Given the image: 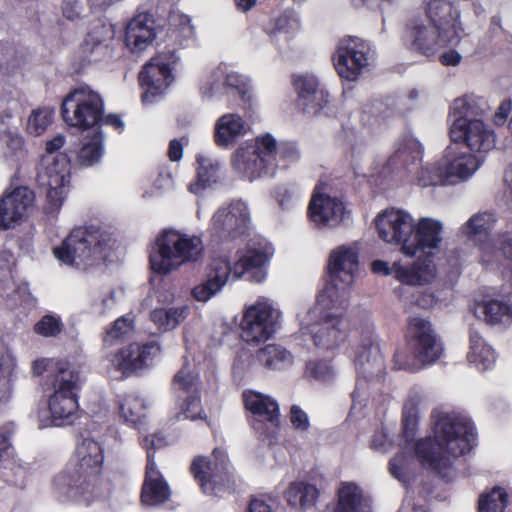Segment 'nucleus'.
Masks as SVG:
<instances>
[{
	"label": "nucleus",
	"mask_w": 512,
	"mask_h": 512,
	"mask_svg": "<svg viewBox=\"0 0 512 512\" xmlns=\"http://www.w3.org/2000/svg\"><path fill=\"white\" fill-rule=\"evenodd\" d=\"M291 84L297 94V108L304 114L315 116L330 102L328 90L314 75L293 74Z\"/></svg>",
	"instance_id": "f3484780"
},
{
	"label": "nucleus",
	"mask_w": 512,
	"mask_h": 512,
	"mask_svg": "<svg viewBox=\"0 0 512 512\" xmlns=\"http://www.w3.org/2000/svg\"><path fill=\"white\" fill-rule=\"evenodd\" d=\"M53 118L54 111L51 109L44 107L33 110L28 119L27 129L31 134L41 135L52 123Z\"/></svg>",
	"instance_id": "09e8293b"
},
{
	"label": "nucleus",
	"mask_w": 512,
	"mask_h": 512,
	"mask_svg": "<svg viewBox=\"0 0 512 512\" xmlns=\"http://www.w3.org/2000/svg\"><path fill=\"white\" fill-rule=\"evenodd\" d=\"M249 212L244 203L232 202L219 208L213 215L210 232L215 239L225 242L245 234L248 229Z\"/></svg>",
	"instance_id": "2eb2a0df"
},
{
	"label": "nucleus",
	"mask_w": 512,
	"mask_h": 512,
	"mask_svg": "<svg viewBox=\"0 0 512 512\" xmlns=\"http://www.w3.org/2000/svg\"><path fill=\"white\" fill-rule=\"evenodd\" d=\"M155 38V20L151 14L139 13L128 22L124 42L131 52L144 51Z\"/></svg>",
	"instance_id": "a878e982"
},
{
	"label": "nucleus",
	"mask_w": 512,
	"mask_h": 512,
	"mask_svg": "<svg viewBox=\"0 0 512 512\" xmlns=\"http://www.w3.org/2000/svg\"><path fill=\"white\" fill-rule=\"evenodd\" d=\"M471 114V106L465 97L453 101L449 113L453 117L450 139L465 144L470 151L488 152L495 146L494 131L482 120L470 119Z\"/></svg>",
	"instance_id": "6e6552de"
},
{
	"label": "nucleus",
	"mask_w": 512,
	"mask_h": 512,
	"mask_svg": "<svg viewBox=\"0 0 512 512\" xmlns=\"http://www.w3.org/2000/svg\"><path fill=\"white\" fill-rule=\"evenodd\" d=\"M231 263L227 258H215L209 264L205 280L192 289L195 300L206 302L217 294L231 275Z\"/></svg>",
	"instance_id": "393cba45"
},
{
	"label": "nucleus",
	"mask_w": 512,
	"mask_h": 512,
	"mask_svg": "<svg viewBox=\"0 0 512 512\" xmlns=\"http://www.w3.org/2000/svg\"><path fill=\"white\" fill-rule=\"evenodd\" d=\"M470 351L468 358L471 362L482 365L484 369L489 368L495 361L493 349L487 345L481 335L476 331L470 332Z\"/></svg>",
	"instance_id": "ea45409f"
},
{
	"label": "nucleus",
	"mask_w": 512,
	"mask_h": 512,
	"mask_svg": "<svg viewBox=\"0 0 512 512\" xmlns=\"http://www.w3.org/2000/svg\"><path fill=\"white\" fill-rule=\"evenodd\" d=\"M99 231L92 227H77L53 248L54 257L67 266L90 265L101 252Z\"/></svg>",
	"instance_id": "9d476101"
},
{
	"label": "nucleus",
	"mask_w": 512,
	"mask_h": 512,
	"mask_svg": "<svg viewBox=\"0 0 512 512\" xmlns=\"http://www.w3.org/2000/svg\"><path fill=\"white\" fill-rule=\"evenodd\" d=\"M118 413L124 423L136 428L145 417L143 400L133 394L119 396L117 399Z\"/></svg>",
	"instance_id": "e433bc0d"
},
{
	"label": "nucleus",
	"mask_w": 512,
	"mask_h": 512,
	"mask_svg": "<svg viewBox=\"0 0 512 512\" xmlns=\"http://www.w3.org/2000/svg\"><path fill=\"white\" fill-rule=\"evenodd\" d=\"M291 20V16L288 13H281L278 16L271 17L264 23L263 31L270 36L287 33L291 26Z\"/></svg>",
	"instance_id": "864d4df0"
},
{
	"label": "nucleus",
	"mask_w": 512,
	"mask_h": 512,
	"mask_svg": "<svg viewBox=\"0 0 512 512\" xmlns=\"http://www.w3.org/2000/svg\"><path fill=\"white\" fill-rule=\"evenodd\" d=\"M133 322L126 318L125 316H121L116 319L109 329L106 330L103 341L107 345H113L116 341L124 339L132 330Z\"/></svg>",
	"instance_id": "3c124183"
},
{
	"label": "nucleus",
	"mask_w": 512,
	"mask_h": 512,
	"mask_svg": "<svg viewBox=\"0 0 512 512\" xmlns=\"http://www.w3.org/2000/svg\"><path fill=\"white\" fill-rule=\"evenodd\" d=\"M370 45L358 37L342 39L334 54L332 61L340 78L347 81H356L368 66Z\"/></svg>",
	"instance_id": "ddd939ff"
},
{
	"label": "nucleus",
	"mask_w": 512,
	"mask_h": 512,
	"mask_svg": "<svg viewBox=\"0 0 512 512\" xmlns=\"http://www.w3.org/2000/svg\"><path fill=\"white\" fill-rule=\"evenodd\" d=\"M281 313L268 302L257 301L247 307L240 322V336L252 344L265 342L276 333Z\"/></svg>",
	"instance_id": "f8f14e48"
},
{
	"label": "nucleus",
	"mask_w": 512,
	"mask_h": 512,
	"mask_svg": "<svg viewBox=\"0 0 512 512\" xmlns=\"http://www.w3.org/2000/svg\"><path fill=\"white\" fill-rule=\"evenodd\" d=\"M48 410L55 426L72 424L78 417L80 374L63 363L48 371L45 380Z\"/></svg>",
	"instance_id": "20e7f679"
},
{
	"label": "nucleus",
	"mask_w": 512,
	"mask_h": 512,
	"mask_svg": "<svg viewBox=\"0 0 512 512\" xmlns=\"http://www.w3.org/2000/svg\"><path fill=\"white\" fill-rule=\"evenodd\" d=\"M403 46L414 53L425 57L435 56L441 49L457 44L447 34L432 26H427L421 19H409L401 34Z\"/></svg>",
	"instance_id": "9b49d317"
},
{
	"label": "nucleus",
	"mask_w": 512,
	"mask_h": 512,
	"mask_svg": "<svg viewBox=\"0 0 512 512\" xmlns=\"http://www.w3.org/2000/svg\"><path fill=\"white\" fill-rule=\"evenodd\" d=\"M64 324L61 317L55 314L42 316L33 327L34 332L42 337H56L62 333Z\"/></svg>",
	"instance_id": "49530a36"
},
{
	"label": "nucleus",
	"mask_w": 512,
	"mask_h": 512,
	"mask_svg": "<svg viewBox=\"0 0 512 512\" xmlns=\"http://www.w3.org/2000/svg\"><path fill=\"white\" fill-rule=\"evenodd\" d=\"M171 390L180 400L185 396L201 393L198 377L187 368L180 369L173 377Z\"/></svg>",
	"instance_id": "a19ab883"
},
{
	"label": "nucleus",
	"mask_w": 512,
	"mask_h": 512,
	"mask_svg": "<svg viewBox=\"0 0 512 512\" xmlns=\"http://www.w3.org/2000/svg\"><path fill=\"white\" fill-rule=\"evenodd\" d=\"M344 203L336 197L321 193L315 189L312 193L307 214L317 226H334L343 220Z\"/></svg>",
	"instance_id": "b1692460"
},
{
	"label": "nucleus",
	"mask_w": 512,
	"mask_h": 512,
	"mask_svg": "<svg viewBox=\"0 0 512 512\" xmlns=\"http://www.w3.org/2000/svg\"><path fill=\"white\" fill-rule=\"evenodd\" d=\"M405 348L409 355L396 350L393 363L398 370L413 369V362L424 367L435 364L444 354V344L433 324L421 316L410 317L404 333Z\"/></svg>",
	"instance_id": "7ed1b4c3"
},
{
	"label": "nucleus",
	"mask_w": 512,
	"mask_h": 512,
	"mask_svg": "<svg viewBox=\"0 0 512 512\" xmlns=\"http://www.w3.org/2000/svg\"><path fill=\"white\" fill-rule=\"evenodd\" d=\"M246 133V124L238 114L227 113L218 118L214 127V143L219 148L233 146Z\"/></svg>",
	"instance_id": "473e14b6"
},
{
	"label": "nucleus",
	"mask_w": 512,
	"mask_h": 512,
	"mask_svg": "<svg viewBox=\"0 0 512 512\" xmlns=\"http://www.w3.org/2000/svg\"><path fill=\"white\" fill-rule=\"evenodd\" d=\"M180 413L183 414L186 419L192 421L203 420L208 423L207 415L201 404V393L183 397L180 405Z\"/></svg>",
	"instance_id": "de8ad7c7"
},
{
	"label": "nucleus",
	"mask_w": 512,
	"mask_h": 512,
	"mask_svg": "<svg viewBox=\"0 0 512 512\" xmlns=\"http://www.w3.org/2000/svg\"><path fill=\"white\" fill-rule=\"evenodd\" d=\"M422 144L412 135H404L399 141L395 153L388 159V166L411 172L421 165L423 157Z\"/></svg>",
	"instance_id": "2f4dec72"
},
{
	"label": "nucleus",
	"mask_w": 512,
	"mask_h": 512,
	"mask_svg": "<svg viewBox=\"0 0 512 512\" xmlns=\"http://www.w3.org/2000/svg\"><path fill=\"white\" fill-rule=\"evenodd\" d=\"M276 140L266 134L258 137L252 148H238L232 156L233 169L243 178L253 181L263 176L274 175L276 163Z\"/></svg>",
	"instance_id": "1a4fd4ad"
},
{
	"label": "nucleus",
	"mask_w": 512,
	"mask_h": 512,
	"mask_svg": "<svg viewBox=\"0 0 512 512\" xmlns=\"http://www.w3.org/2000/svg\"><path fill=\"white\" fill-rule=\"evenodd\" d=\"M289 418L295 430L307 431L310 427V421L307 413L298 405L291 406Z\"/></svg>",
	"instance_id": "680f3d73"
},
{
	"label": "nucleus",
	"mask_w": 512,
	"mask_h": 512,
	"mask_svg": "<svg viewBox=\"0 0 512 512\" xmlns=\"http://www.w3.org/2000/svg\"><path fill=\"white\" fill-rule=\"evenodd\" d=\"M370 500L354 482H342L336 491L333 512H370Z\"/></svg>",
	"instance_id": "7c9ffc66"
},
{
	"label": "nucleus",
	"mask_w": 512,
	"mask_h": 512,
	"mask_svg": "<svg viewBox=\"0 0 512 512\" xmlns=\"http://www.w3.org/2000/svg\"><path fill=\"white\" fill-rule=\"evenodd\" d=\"M359 268L358 252L350 247L340 246L334 249L327 264L329 283L326 291L348 288L353 282Z\"/></svg>",
	"instance_id": "a211bd4d"
},
{
	"label": "nucleus",
	"mask_w": 512,
	"mask_h": 512,
	"mask_svg": "<svg viewBox=\"0 0 512 512\" xmlns=\"http://www.w3.org/2000/svg\"><path fill=\"white\" fill-rule=\"evenodd\" d=\"M202 253L200 238L190 237L174 229H166L157 236L149 263L155 273L167 275L184 264L198 261Z\"/></svg>",
	"instance_id": "39448f33"
},
{
	"label": "nucleus",
	"mask_w": 512,
	"mask_h": 512,
	"mask_svg": "<svg viewBox=\"0 0 512 512\" xmlns=\"http://www.w3.org/2000/svg\"><path fill=\"white\" fill-rule=\"evenodd\" d=\"M64 189L63 186L51 187L46 194V207L45 212L52 214L58 212L64 202Z\"/></svg>",
	"instance_id": "052dcab7"
},
{
	"label": "nucleus",
	"mask_w": 512,
	"mask_h": 512,
	"mask_svg": "<svg viewBox=\"0 0 512 512\" xmlns=\"http://www.w3.org/2000/svg\"><path fill=\"white\" fill-rule=\"evenodd\" d=\"M276 157L279 156L283 161V167H286L289 163L295 162L299 159L298 151L292 146H286L278 149L276 147ZM278 164V162L276 161Z\"/></svg>",
	"instance_id": "69168bd1"
},
{
	"label": "nucleus",
	"mask_w": 512,
	"mask_h": 512,
	"mask_svg": "<svg viewBox=\"0 0 512 512\" xmlns=\"http://www.w3.org/2000/svg\"><path fill=\"white\" fill-rule=\"evenodd\" d=\"M319 490L313 484L303 481L292 482L285 492L288 504L295 508L307 509L315 506Z\"/></svg>",
	"instance_id": "f704fd0d"
},
{
	"label": "nucleus",
	"mask_w": 512,
	"mask_h": 512,
	"mask_svg": "<svg viewBox=\"0 0 512 512\" xmlns=\"http://www.w3.org/2000/svg\"><path fill=\"white\" fill-rule=\"evenodd\" d=\"M166 444V438L161 432L146 435L143 438L142 446L146 450L147 463L149 462V456H153V460H155V450L163 448Z\"/></svg>",
	"instance_id": "bf43d9fd"
},
{
	"label": "nucleus",
	"mask_w": 512,
	"mask_h": 512,
	"mask_svg": "<svg viewBox=\"0 0 512 512\" xmlns=\"http://www.w3.org/2000/svg\"><path fill=\"white\" fill-rule=\"evenodd\" d=\"M189 472L205 495L221 498L236 491V479L228 455L219 448L213 449L210 456H195Z\"/></svg>",
	"instance_id": "423d86ee"
},
{
	"label": "nucleus",
	"mask_w": 512,
	"mask_h": 512,
	"mask_svg": "<svg viewBox=\"0 0 512 512\" xmlns=\"http://www.w3.org/2000/svg\"><path fill=\"white\" fill-rule=\"evenodd\" d=\"M160 351L156 342L131 343L117 350L111 358L115 369L129 377L146 367L147 361Z\"/></svg>",
	"instance_id": "4be33fe9"
},
{
	"label": "nucleus",
	"mask_w": 512,
	"mask_h": 512,
	"mask_svg": "<svg viewBox=\"0 0 512 512\" xmlns=\"http://www.w3.org/2000/svg\"><path fill=\"white\" fill-rule=\"evenodd\" d=\"M105 113L102 96L88 85L73 88L65 95L60 106L63 121L72 128L87 131L101 128V120Z\"/></svg>",
	"instance_id": "0eeeda50"
},
{
	"label": "nucleus",
	"mask_w": 512,
	"mask_h": 512,
	"mask_svg": "<svg viewBox=\"0 0 512 512\" xmlns=\"http://www.w3.org/2000/svg\"><path fill=\"white\" fill-rule=\"evenodd\" d=\"M375 227L381 240L398 246L406 255L414 227V219L408 212L387 208L376 216Z\"/></svg>",
	"instance_id": "4468645a"
},
{
	"label": "nucleus",
	"mask_w": 512,
	"mask_h": 512,
	"mask_svg": "<svg viewBox=\"0 0 512 512\" xmlns=\"http://www.w3.org/2000/svg\"><path fill=\"white\" fill-rule=\"evenodd\" d=\"M512 110V101L510 99H505L501 102L500 106L498 107L497 111L494 115V122L497 125H501L506 122L509 114Z\"/></svg>",
	"instance_id": "338daca9"
},
{
	"label": "nucleus",
	"mask_w": 512,
	"mask_h": 512,
	"mask_svg": "<svg viewBox=\"0 0 512 512\" xmlns=\"http://www.w3.org/2000/svg\"><path fill=\"white\" fill-rule=\"evenodd\" d=\"M449 181L446 164L434 163L421 167L417 174V182L421 187L444 185Z\"/></svg>",
	"instance_id": "c03bdc74"
},
{
	"label": "nucleus",
	"mask_w": 512,
	"mask_h": 512,
	"mask_svg": "<svg viewBox=\"0 0 512 512\" xmlns=\"http://www.w3.org/2000/svg\"><path fill=\"white\" fill-rule=\"evenodd\" d=\"M305 374L315 380H326L332 374V368L324 360L309 361L306 365Z\"/></svg>",
	"instance_id": "4d7b16f0"
},
{
	"label": "nucleus",
	"mask_w": 512,
	"mask_h": 512,
	"mask_svg": "<svg viewBox=\"0 0 512 512\" xmlns=\"http://www.w3.org/2000/svg\"><path fill=\"white\" fill-rule=\"evenodd\" d=\"M447 170H449V179L458 177L466 179L473 174L476 170V159L475 157L468 155L457 157L453 161L446 164Z\"/></svg>",
	"instance_id": "8fccbe9b"
},
{
	"label": "nucleus",
	"mask_w": 512,
	"mask_h": 512,
	"mask_svg": "<svg viewBox=\"0 0 512 512\" xmlns=\"http://www.w3.org/2000/svg\"><path fill=\"white\" fill-rule=\"evenodd\" d=\"M172 67L166 56L156 55L152 57L141 69L138 81L145 92L142 94L144 103L164 93L172 82Z\"/></svg>",
	"instance_id": "aec40b11"
},
{
	"label": "nucleus",
	"mask_w": 512,
	"mask_h": 512,
	"mask_svg": "<svg viewBox=\"0 0 512 512\" xmlns=\"http://www.w3.org/2000/svg\"><path fill=\"white\" fill-rule=\"evenodd\" d=\"M61 8L63 16L68 20H75L80 17L81 5L77 0H64Z\"/></svg>",
	"instance_id": "0e129e2a"
},
{
	"label": "nucleus",
	"mask_w": 512,
	"mask_h": 512,
	"mask_svg": "<svg viewBox=\"0 0 512 512\" xmlns=\"http://www.w3.org/2000/svg\"><path fill=\"white\" fill-rule=\"evenodd\" d=\"M484 320L490 325L506 324L512 321V305L506 301L489 299L480 305Z\"/></svg>",
	"instance_id": "58836bf2"
},
{
	"label": "nucleus",
	"mask_w": 512,
	"mask_h": 512,
	"mask_svg": "<svg viewBox=\"0 0 512 512\" xmlns=\"http://www.w3.org/2000/svg\"><path fill=\"white\" fill-rule=\"evenodd\" d=\"M76 462L53 479V489L61 502L71 501L89 506L97 496L99 475L104 461L101 445L92 438H84L76 447Z\"/></svg>",
	"instance_id": "f03ea898"
},
{
	"label": "nucleus",
	"mask_w": 512,
	"mask_h": 512,
	"mask_svg": "<svg viewBox=\"0 0 512 512\" xmlns=\"http://www.w3.org/2000/svg\"><path fill=\"white\" fill-rule=\"evenodd\" d=\"M35 201V193L27 186L6 188L0 196V230L7 231L20 225Z\"/></svg>",
	"instance_id": "dca6fc26"
},
{
	"label": "nucleus",
	"mask_w": 512,
	"mask_h": 512,
	"mask_svg": "<svg viewBox=\"0 0 512 512\" xmlns=\"http://www.w3.org/2000/svg\"><path fill=\"white\" fill-rule=\"evenodd\" d=\"M103 41L104 39L98 35L97 31H89L79 49L83 54V59L90 62V56L96 49L102 46Z\"/></svg>",
	"instance_id": "13d9d810"
},
{
	"label": "nucleus",
	"mask_w": 512,
	"mask_h": 512,
	"mask_svg": "<svg viewBox=\"0 0 512 512\" xmlns=\"http://www.w3.org/2000/svg\"><path fill=\"white\" fill-rule=\"evenodd\" d=\"M423 8L429 23L459 42L464 29L460 11L451 0H424Z\"/></svg>",
	"instance_id": "412c9836"
},
{
	"label": "nucleus",
	"mask_w": 512,
	"mask_h": 512,
	"mask_svg": "<svg viewBox=\"0 0 512 512\" xmlns=\"http://www.w3.org/2000/svg\"><path fill=\"white\" fill-rule=\"evenodd\" d=\"M257 361L270 370H282L293 363L290 351L278 344H268L256 353Z\"/></svg>",
	"instance_id": "c9c22d12"
},
{
	"label": "nucleus",
	"mask_w": 512,
	"mask_h": 512,
	"mask_svg": "<svg viewBox=\"0 0 512 512\" xmlns=\"http://www.w3.org/2000/svg\"><path fill=\"white\" fill-rule=\"evenodd\" d=\"M419 413L417 404L413 400L404 403L402 409V435L407 443L414 441L418 431Z\"/></svg>",
	"instance_id": "a18cd8bd"
},
{
	"label": "nucleus",
	"mask_w": 512,
	"mask_h": 512,
	"mask_svg": "<svg viewBox=\"0 0 512 512\" xmlns=\"http://www.w3.org/2000/svg\"><path fill=\"white\" fill-rule=\"evenodd\" d=\"M170 496L171 490L167 481L158 470L153 456H149L141 488V502L149 506H156L166 502Z\"/></svg>",
	"instance_id": "cd10ccee"
},
{
	"label": "nucleus",
	"mask_w": 512,
	"mask_h": 512,
	"mask_svg": "<svg viewBox=\"0 0 512 512\" xmlns=\"http://www.w3.org/2000/svg\"><path fill=\"white\" fill-rule=\"evenodd\" d=\"M103 156V134L100 130H95L91 140L85 143L78 153L80 165L85 167L93 166L98 163Z\"/></svg>",
	"instance_id": "37998d69"
},
{
	"label": "nucleus",
	"mask_w": 512,
	"mask_h": 512,
	"mask_svg": "<svg viewBox=\"0 0 512 512\" xmlns=\"http://www.w3.org/2000/svg\"><path fill=\"white\" fill-rule=\"evenodd\" d=\"M12 383L9 375H0V411L12 398Z\"/></svg>",
	"instance_id": "e2e57ef3"
},
{
	"label": "nucleus",
	"mask_w": 512,
	"mask_h": 512,
	"mask_svg": "<svg viewBox=\"0 0 512 512\" xmlns=\"http://www.w3.org/2000/svg\"><path fill=\"white\" fill-rule=\"evenodd\" d=\"M432 417L433 436L416 440L414 453L423 468L451 482L455 476L454 459L467 455L477 444L476 427L470 418L454 412Z\"/></svg>",
	"instance_id": "f257e3e1"
},
{
	"label": "nucleus",
	"mask_w": 512,
	"mask_h": 512,
	"mask_svg": "<svg viewBox=\"0 0 512 512\" xmlns=\"http://www.w3.org/2000/svg\"><path fill=\"white\" fill-rule=\"evenodd\" d=\"M243 398L245 409L259 418V420H255L253 423L255 430H260L262 421L269 422L278 427L280 412L279 405L274 399L253 391L244 393Z\"/></svg>",
	"instance_id": "c756f323"
},
{
	"label": "nucleus",
	"mask_w": 512,
	"mask_h": 512,
	"mask_svg": "<svg viewBox=\"0 0 512 512\" xmlns=\"http://www.w3.org/2000/svg\"><path fill=\"white\" fill-rule=\"evenodd\" d=\"M314 345L323 350L340 346L348 336V322L342 315L325 313L320 321L312 326Z\"/></svg>",
	"instance_id": "5701e85b"
},
{
	"label": "nucleus",
	"mask_w": 512,
	"mask_h": 512,
	"mask_svg": "<svg viewBox=\"0 0 512 512\" xmlns=\"http://www.w3.org/2000/svg\"><path fill=\"white\" fill-rule=\"evenodd\" d=\"M189 314V306L155 308L150 313L151 321L163 331H169L182 323Z\"/></svg>",
	"instance_id": "4c0bfd02"
},
{
	"label": "nucleus",
	"mask_w": 512,
	"mask_h": 512,
	"mask_svg": "<svg viewBox=\"0 0 512 512\" xmlns=\"http://www.w3.org/2000/svg\"><path fill=\"white\" fill-rule=\"evenodd\" d=\"M15 432L13 424L0 427V463L10 458L13 453L12 437Z\"/></svg>",
	"instance_id": "6e6d98bb"
},
{
	"label": "nucleus",
	"mask_w": 512,
	"mask_h": 512,
	"mask_svg": "<svg viewBox=\"0 0 512 512\" xmlns=\"http://www.w3.org/2000/svg\"><path fill=\"white\" fill-rule=\"evenodd\" d=\"M197 161L199 163V167L197 168V177L199 183L203 187H206L212 182H215L219 168L218 164H214L210 160L203 157L197 158Z\"/></svg>",
	"instance_id": "603ef678"
},
{
	"label": "nucleus",
	"mask_w": 512,
	"mask_h": 512,
	"mask_svg": "<svg viewBox=\"0 0 512 512\" xmlns=\"http://www.w3.org/2000/svg\"><path fill=\"white\" fill-rule=\"evenodd\" d=\"M497 217L493 212H482L473 215L461 228L469 240L485 242L489 239Z\"/></svg>",
	"instance_id": "72a5a7b5"
},
{
	"label": "nucleus",
	"mask_w": 512,
	"mask_h": 512,
	"mask_svg": "<svg viewBox=\"0 0 512 512\" xmlns=\"http://www.w3.org/2000/svg\"><path fill=\"white\" fill-rule=\"evenodd\" d=\"M274 254V248L265 239H251L238 260L231 265L233 276L240 278L248 272H253L252 278L256 282H262L266 277L263 267L270 261Z\"/></svg>",
	"instance_id": "6ab92c4d"
},
{
	"label": "nucleus",
	"mask_w": 512,
	"mask_h": 512,
	"mask_svg": "<svg viewBox=\"0 0 512 512\" xmlns=\"http://www.w3.org/2000/svg\"><path fill=\"white\" fill-rule=\"evenodd\" d=\"M436 277V267L430 257L417 259L410 265L394 262V278L404 285L423 286Z\"/></svg>",
	"instance_id": "c85d7f7f"
},
{
	"label": "nucleus",
	"mask_w": 512,
	"mask_h": 512,
	"mask_svg": "<svg viewBox=\"0 0 512 512\" xmlns=\"http://www.w3.org/2000/svg\"><path fill=\"white\" fill-rule=\"evenodd\" d=\"M409 458L405 453H397L389 461L388 469L390 474L399 481L406 482L408 476Z\"/></svg>",
	"instance_id": "5fc2aeb1"
},
{
	"label": "nucleus",
	"mask_w": 512,
	"mask_h": 512,
	"mask_svg": "<svg viewBox=\"0 0 512 512\" xmlns=\"http://www.w3.org/2000/svg\"><path fill=\"white\" fill-rule=\"evenodd\" d=\"M442 223L432 218H421L414 222L411 241L406 256L414 257L419 251L437 249L442 241Z\"/></svg>",
	"instance_id": "bb28decb"
},
{
	"label": "nucleus",
	"mask_w": 512,
	"mask_h": 512,
	"mask_svg": "<svg viewBox=\"0 0 512 512\" xmlns=\"http://www.w3.org/2000/svg\"><path fill=\"white\" fill-rule=\"evenodd\" d=\"M65 144V137L63 135H57L53 139L46 142L45 150L48 154L44 160L48 161L58 150H60Z\"/></svg>",
	"instance_id": "774afa93"
},
{
	"label": "nucleus",
	"mask_w": 512,
	"mask_h": 512,
	"mask_svg": "<svg viewBox=\"0 0 512 512\" xmlns=\"http://www.w3.org/2000/svg\"><path fill=\"white\" fill-rule=\"evenodd\" d=\"M508 500L507 491L500 486H495L489 492L480 495L478 512H504Z\"/></svg>",
	"instance_id": "79ce46f5"
}]
</instances>
